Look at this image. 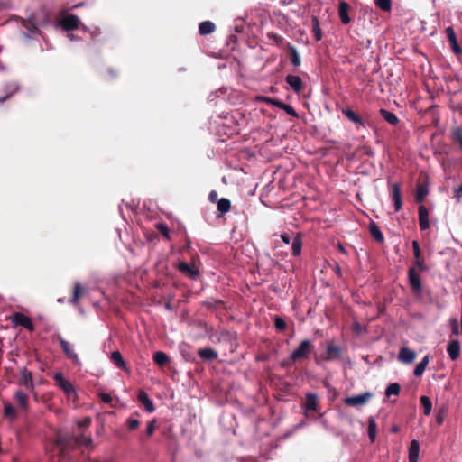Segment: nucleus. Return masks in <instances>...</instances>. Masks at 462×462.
Masks as SVG:
<instances>
[{
    "instance_id": "obj_1",
    "label": "nucleus",
    "mask_w": 462,
    "mask_h": 462,
    "mask_svg": "<svg viewBox=\"0 0 462 462\" xmlns=\"http://www.w3.org/2000/svg\"><path fill=\"white\" fill-rule=\"evenodd\" d=\"M92 444V439L85 436H75L74 434H65L59 436L57 440V448L65 456V451L75 446L89 447Z\"/></svg>"
},
{
    "instance_id": "obj_2",
    "label": "nucleus",
    "mask_w": 462,
    "mask_h": 462,
    "mask_svg": "<svg viewBox=\"0 0 462 462\" xmlns=\"http://www.w3.org/2000/svg\"><path fill=\"white\" fill-rule=\"evenodd\" d=\"M312 348L313 346L310 340H302L299 346L290 355L289 358L282 362V366H289L291 365V363L297 362L303 358H308Z\"/></svg>"
},
{
    "instance_id": "obj_3",
    "label": "nucleus",
    "mask_w": 462,
    "mask_h": 462,
    "mask_svg": "<svg viewBox=\"0 0 462 462\" xmlns=\"http://www.w3.org/2000/svg\"><path fill=\"white\" fill-rule=\"evenodd\" d=\"M342 350L341 346L334 345L332 341H328L324 360L328 362L340 360L342 358Z\"/></svg>"
},
{
    "instance_id": "obj_4",
    "label": "nucleus",
    "mask_w": 462,
    "mask_h": 462,
    "mask_svg": "<svg viewBox=\"0 0 462 462\" xmlns=\"http://www.w3.org/2000/svg\"><path fill=\"white\" fill-rule=\"evenodd\" d=\"M11 321L14 326H22L31 331L34 329V326L31 319L21 312H15L11 317Z\"/></svg>"
},
{
    "instance_id": "obj_5",
    "label": "nucleus",
    "mask_w": 462,
    "mask_h": 462,
    "mask_svg": "<svg viewBox=\"0 0 462 462\" xmlns=\"http://www.w3.org/2000/svg\"><path fill=\"white\" fill-rule=\"evenodd\" d=\"M53 379L55 380L58 386L63 390L68 395L75 393V388L71 383H69L61 373H56L53 374Z\"/></svg>"
},
{
    "instance_id": "obj_6",
    "label": "nucleus",
    "mask_w": 462,
    "mask_h": 462,
    "mask_svg": "<svg viewBox=\"0 0 462 462\" xmlns=\"http://www.w3.org/2000/svg\"><path fill=\"white\" fill-rule=\"evenodd\" d=\"M408 280L413 292L419 293L422 290V284L420 275L417 273L413 267H411L408 272Z\"/></svg>"
},
{
    "instance_id": "obj_7",
    "label": "nucleus",
    "mask_w": 462,
    "mask_h": 462,
    "mask_svg": "<svg viewBox=\"0 0 462 462\" xmlns=\"http://www.w3.org/2000/svg\"><path fill=\"white\" fill-rule=\"evenodd\" d=\"M60 26L67 32L80 28V20L77 15L69 14L60 22Z\"/></svg>"
},
{
    "instance_id": "obj_8",
    "label": "nucleus",
    "mask_w": 462,
    "mask_h": 462,
    "mask_svg": "<svg viewBox=\"0 0 462 462\" xmlns=\"http://www.w3.org/2000/svg\"><path fill=\"white\" fill-rule=\"evenodd\" d=\"M372 397L370 393H364L361 394L346 397L345 403L348 406H359L366 403Z\"/></svg>"
},
{
    "instance_id": "obj_9",
    "label": "nucleus",
    "mask_w": 462,
    "mask_h": 462,
    "mask_svg": "<svg viewBox=\"0 0 462 462\" xmlns=\"http://www.w3.org/2000/svg\"><path fill=\"white\" fill-rule=\"evenodd\" d=\"M59 341H60L62 350L66 354V356L69 358H70L75 365H77L79 366L81 365V362H80L78 355L71 348L69 343L61 337H59Z\"/></svg>"
},
{
    "instance_id": "obj_10",
    "label": "nucleus",
    "mask_w": 462,
    "mask_h": 462,
    "mask_svg": "<svg viewBox=\"0 0 462 462\" xmlns=\"http://www.w3.org/2000/svg\"><path fill=\"white\" fill-rule=\"evenodd\" d=\"M416 358L415 351L406 347L402 346L398 355L399 361L404 364H411Z\"/></svg>"
},
{
    "instance_id": "obj_11",
    "label": "nucleus",
    "mask_w": 462,
    "mask_h": 462,
    "mask_svg": "<svg viewBox=\"0 0 462 462\" xmlns=\"http://www.w3.org/2000/svg\"><path fill=\"white\" fill-rule=\"evenodd\" d=\"M21 382L22 384L31 392L34 390V382L32 378V374L26 367H23L21 371Z\"/></svg>"
},
{
    "instance_id": "obj_12",
    "label": "nucleus",
    "mask_w": 462,
    "mask_h": 462,
    "mask_svg": "<svg viewBox=\"0 0 462 462\" xmlns=\"http://www.w3.org/2000/svg\"><path fill=\"white\" fill-rule=\"evenodd\" d=\"M285 81L295 93H300L303 88L302 79L299 76L288 75Z\"/></svg>"
},
{
    "instance_id": "obj_13",
    "label": "nucleus",
    "mask_w": 462,
    "mask_h": 462,
    "mask_svg": "<svg viewBox=\"0 0 462 462\" xmlns=\"http://www.w3.org/2000/svg\"><path fill=\"white\" fill-rule=\"evenodd\" d=\"M267 102L273 104V106H277V107H279L281 109H282L288 115L291 116L293 117L297 118L299 116L298 113L296 112V110L291 106H290L288 104H285V103L282 102L281 100L269 98V99H267Z\"/></svg>"
},
{
    "instance_id": "obj_14",
    "label": "nucleus",
    "mask_w": 462,
    "mask_h": 462,
    "mask_svg": "<svg viewBox=\"0 0 462 462\" xmlns=\"http://www.w3.org/2000/svg\"><path fill=\"white\" fill-rule=\"evenodd\" d=\"M178 269L192 279H195L199 273V269L194 264H189L184 262L179 264Z\"/></svg>"
},
{
    "instance_id": "obj_15",
    "label": "nucleus",
    "mask_w": 462,
    "mask_h": 462,
    "mask_svg": "<svg viewBox=\"0 0 462 462\" xmlns=\"http://www.w3.org/2000/svg\"><path fill=\"white\" fill-rule=\"evenodd\" d=\"M447 353L452 361L457 360L460 355V344L458 340H452L447 346Z\"/></svg>"
},
{
    "instance_id": "obj_16",
    "label": "nucleus",
    "mask_w": 462,
    "mask_h": 462,
    "mask_svg": "<svg viewBox=\"0 0 462 462\" xmlns=\"http://www.w3.org/2000/svg\"><path fill=\"white\" fill-rule=\"evenodd\" d=\"M392 198L394 203L395 211H400L402 206V196H401V189L398 183L393 185L392 189Z\"/></svg>"
},
{
    "instance_id": "obj_17",
    "label": "nucleus",
    "mask_w": 462,
    "mask_h": 462,
    "mask_svg": "<svg viewBox=\"0 0 462 462\" xmlns=\"http://www.w3.org/2000/svg\"><path fill=\"white\" fill-rule=\"evenodd\" d=\"M349 8L350 6L346 2L341 1L339 3L338 15L343 24H348L351 21V18L348 15Z\"/></svg>"
},
{
    "instance_id": "obj_18",
    "label": "nucleus",
    "mask_w": 462,
    "mask_h": 462,
    "mask_svg": "<svg viewBox=\"0 0 462 462\" xmlns=\"http://www.w3.org/2000/svg\"><path fill=\"white\" fill-rule=\"evenodd\" d=\"M419 223L421 230H426L430 226L429 212L425 206L419 207Z\"/></svg>"
},
{
    "instance_id": "obj_19",
    "label": "nucleus",
    "mask_w": 462,
    "mask_h": 462,
    "mask_svg": "<svg viewBox=\"0 0 462 462\" xmlns=\"http://www.w3.org/2000/svg\"><path fill=\"white\" fill-rule=\"evenodd\" d=\"M138 400L144 406V409L147 412L152 413L154 411V405L152 400L149 398L148 394L144 391H141L139 393Z\"/></svg>"
},
{
    "instance_id": "obj_20",
    "label": "nucleus",
    "mask_w": 462,
    "mask_h": 462,
    "mask_svg": "<svg viewBox=\"0 0 462 462\" xmlns=\"http://www.w3.org/2000/svg\"><path fill=\"white\" fill-rule=\"evenodd\" d=\"M420 442L411 440L409 448V462H419Z\"/></svg>"
},
{
    "instance_id": "obj_21",
    "label": "nucleus",
    "mask_w": 462,
    "mask_h": 462,
    "mask_svg": "<svg viewBox=\"0 0 462 462\" xmlns=\"http://www.w3.org/2000/svg\"><path fill=\"white\" fill-rule=\"evenodd\" d=\"M369 232L371 236L377 242L383 243L384 240L383 235L380 229V227L377 226L376 223L371 222L368 226Z\"/></svg>"
},
{
    "instance_id": "obj_22",
    "label": "nucleus",
    "mask_w": 462,
    "mask_h": 462,
    "mask_svg": "<svg viewBox=\"0 0 462 462\" xmlns=\"http://www.w3.org/2000/svg\"><path fill=\"white\" fill-rule=\"evenodd\" d=\"M342 113H343V115H345L346 116V118L349 121H351L355 124H358L363 127L365 126V121L353 110L346 109V110H343Z\"/></svg>"
},
{
    "instance_id": "obj_23",
    "label": "nucleus",
    "mask_w": 462,
    "mask_h": 462,
    "mask_svg": "<svg viewBox=\"0 0 462 462\" xmlns=\"http://www.w3.org/2000/svg\"><path fill=\"white\" fill-rule=\"evenodd\" d=\"M198 355L199 356L200 358L205 360H215L218 356L217 352L210 347L199 349Z\"/></svg>"
},
{
    "instance_id": "obj_24",
    "label": "nucleus",
    "mask_w": 462,
    "mask_h": 462,
    "mask_svg": "<svg viewBox=\"0 0 462 462\" xmlns=\"http://www.w3.org/2000/svg\"><path fill=\"white\" fill-rule=\"evenodd\" d=\"M318 408V396L315 393H307L305 411H317Z\"/></svg>"
},
{
    "instance_id": "obj_25",
    "label": "nucleus",
    "mask_w": 462,
    "mask_h": 462,
    "mask_svg": "<svg viewBox=\"0 0 462 462\" xmlns=\"http://www.w3.org/2000/svg\"><path fill=\"white\" fill-rule=\"evenodd\" d=\"M5 90L6 92V95L5 97H0V103H3L14 93H16L19 90V85L16 82L6 83L5 86Z\"/></svg>"
},
{
    "instance_id": "obj_26",
    "label": "nucleus",
    "mask_w": 462,
    "mask_h": 462,
    "mask_svg": "<svg viewBox=\"0 0 462 462\" xmlns=\"http://www.w3.org/2000/svg\"><path fill=\"white\" fill-rule=\"evenodd\" d=\"M14 399L16 400L17 403L19 404L22 410L28 409V395L25 394L23 391L17 390L14 393Z\"/></svg>"
},
{
    "instance_id": "obj_27",
    "label": "nucleus",
    "mask_w": 462,
    "mask_h": 462,
    "mask_svg": "<svg viewBox=\"0 0 462 462\" xmlns=\"http://www.w3.org/2000/svg\"><path fill=\"white\" fill-rule=\"evenodd\" d=\"M380 114L383 117V119L392 125H396L399 124L400 120L397 116L386 109H380Z\"/></svg>"
},
{
    "instance_id": "obj_28",
    "label": "nucleus",
    "mask_w": 462,
    "mask_h": 462,
    "mask_svg": "<svg viewBox=\"0 0 462 462\" xmlns=\"http://www.w3.org/2000/svg\"><path fill=\"white\" fill-rule=\"evenodd\" d=\"M367 423H368V429H367L368 437H369L371 442H374L376 439V429H377L375 419L373 416H370L368 418Z\"/></svg>"
},
{
    "instance_id": "obj_29",
    "label": "nucleus",
    "mask_w": 462,
    "mask_h": 462,
    "mask_svg": "<svg viewBox=\"0 0 462 462\" xmlns=\"http://www.w3.org/2000/svg\"><path fill=\"white\" fill-rule=\"evenodd\" d=\"M199 29L201 35H207L212 33L215 31L216 26L214 23L210 21H204L199 23Z\"/></svg>"
},
{
    "instance_id": "obj_30",
    "label": "nucleus",
    "mask_w": 462,
    "mask_h": 462,
    "mask_svg": "<svg viewBox=\"0 0 462 462\" xmlns=\"http://www.w3.org/2000/svg\"><path fill=\"white\" fill-rule=\"evenodd\" d=\"M110 359L117 368L125 369L126 367V364L119 351L112 352Z\"/></svg>"
},
{
    "instance_id": "obj_31",
    "label": "nucleus",
    "mask_w": 462,
    "mask_h": 462,
    "mask_svg": "<svg viewBox=\"0 0 462 462\" xmlns=\"http://www.w3.org/2000/svg\"><path fill=\"white\" fill-rule=\"evenodd\" d=\"M312 32L316 41L319 42L322 39V31L319 26V22L317 16L311 18Z\"/></svg>"
},
{
    "instance_id": "obj_32",
    "label": "nucleus",
    "mask_w": 462,
    "mask_h": 462,
    "mask_svg": "<svg viewBox=\"0 0 462 462\" xmlns=\"http://www.w3.org/2000/svg\"><path fill=\"white\" fill-rule=\"evenodd\" d=\"M153 361L156 365L163 366L170 362V358L164 352L157 351L153 355Z\"/></svg>"
},
{
    "instance_id": "obj_33",
    "label": "nucleus",
    "mask_w": 462,
    "mask_h": 462,
    "mask_svg": "<svg viewBox=\"0 0 462 462\" xmlns=\"http://www.w3.org/2000/svg\"><path fill=\"white\" fill-rule=\"evenodd\" d=\"M429 364V356H425L421 361L416 365L413 374L415 376H421L426 369V366Z\"/></svg>"
},
{
    "instance_id": "obj_34",
    "label": "nucleus",
    "mask_w": 462,
    "mask_h": 462,
    "mask_svg": "<svg viewBox=\"0 0 462 462\" xmlns=\"http://www.w3.org/2000/svg\"><path fill=\"white\" fill-rule=\"evenodd\" d=\"M289 51L291 64L294 67H299L300 65L301 60L297 49L294 46H291Z\"/></svg>"
},
{
    "instance_id": "obj_35",
    "label": "nucleus",
    "mask_w": 462,
    "mask_h": 462,
    "mask_svg": "<svg viewBox=\"0 0 462 462\" xmlns=\"http://www.w3.org/2000/svg\"><path fill=\"white\" fill-rule=\"evenodd\" d=\"M230 208H231V203H230L229 199L221 198L217 201V210L221 214H226L230 210Z\"/></svg>"
},
{
    "instance_id": "obj_36",
    "label": "nucleus",
    "mask_w": 462,
    "mask_h": 462,
    "mask_svg": "<svg viewBox=\"0 0 462 462\" xmlns=\"http://www.w3.org/2000/svg\"><path fill=\"white\" fill-rule=\"evenodd\" d=\"M4 415L10 420H14L16 418V411L11 403H4Z\"/></svg>"
},
{
    "instance_id": "obj_37",
    "label": "nucleus",
    "mask_w": 462,
    "mask_h": 462,
    "mask_svg": "<svg viewBox=\"0 0 462 462\" xmlns=\"http://www.w3.org/2000/svg\"><path fill=\"white\" fill-rule=\"evenodd\" d=\"M291 248H292V254L294 256H299L300 254L301 248H302V241H301V238L300 236H297L296 237H294V239L292 241Z\"/></svg>"
},
{
    "instance_id": "obj_38",
    "label": "nucleus",
    "mask_w": 462,
    "mask_h": 462,
    "mask_svg": "<svg viewBox=\"0 0 462 462\" xmlns=\"http://www.w3.org/2000/svg\"><path fill=\"white\" fill-rule=\"evenodd\" d=\"M420 403L423 407V412L425 415H430L432 409V403L430 399L428 396H421L420 397Z\"/></svg>"
},
{
    "instance_id": "obj_39",
    "label": "nucleus",
    "mask_w": 462,
    "mask_h": 462,
    "mask_svg": "<svg viewBox=\"0 0 462 462\" xmlns=\"http://www.w3.org/2000/svg\"><path fill=\"white\" fill-rule=\"evenodd\" d=\"M83 292V288L79 282H77L74 287L73 296L70 300V302L73 305H76L78 303L79 298L81 296Z\"/></svg>"
},
{
    "instance_id": "obj_40",
    "label": "nucleus",
    "mask_w": 462,
    "mask_h": 462,
    "mask_svg": "<svg viewBox=\"0 0 462 462\" xmlns=\"http://www.w3.org/2000/svg\"><path fill=\"white\" fill-rule=\"evenodd\" d=\"M400 385L399 383H390L386 389H385V394L387 396H391V395H398L399 393H400Z\"/></svg>"
},
{
    "instance_id": "obj_41",
    "label": "nucleus",
    "mask_w": 462,
    "mask_h": 462,
    "mask_svg": "<svg viewBox=\"0 0 462 462\" xmlns=\"http://www.w3.org/2000/svg\"><path fill=\"white\" fill-rule=\"evenodd\" d=\"M427 195H428V189L422 185H420L417 188L416 200L418 202H421L424 200V199L426 198Z\"/></svg>"
},
{
    "instance_id": "obj_42",
    "label": "nucleus",
    "mask_w": 462,
    "mask_h": 462,
    "mask_svg": "<svg viewBox=\"0 0 462 462\" xmlns=\"http://www.w3.org/2000/svg\"><path fill=\"white\" fill-rule=\"evenodd\" d=\"M375 5L381 10L385 11V12H389L392 7L391 0H376Z\"/></svg>"
},
{
    "instance_id": "obj_43",
    "label": "nucleus",
    "mask_w": 462,
    "mask_h": 462,
    "mask_svg": "<svg viewBox=\"0 0 462 462\" xmlns=\"http://www.w3.org/2000/svg\"><path fill=\"white\" fill-rule=\"evenodd\" d=\"M274 327L278 331H283L286 328V322L282 318L275 316Z\"/></svg>"
},
{
    "instance_id": "obj_44",
    "label": "nucleus",
    "mask_w": 462,
    "mask_h": 462,
    "mask_svg": "<svg viewBox=\"0 0 462 462\" xmlns=\"http://www.w3.org/2000/svg\"><path fill=\"white\" fill-rule=\"evenodd\" d=\"M90 424L91 419L89 417H85L77 422V426L79 430H85L90 426Z\"/></svg>"
},
{
    "instance_id": "obj_45",
    "label": "nucleus",
    "mask_w": 462,
    "mask_h": 462,
    "mask_svg": "<svg viewBox=\"0 0 462 462\" xmlns=\"http://www.w3.org/2000/svg\"><path fill=\"white\" fill-rule=\"evenodd\" d=\"M156 227L163 236H165L167 239L170 238L169 228L165 224L158 223Z\"/></svg>"
},
{
    "instance_id": "obj_46",
    "label": "nucleus",
    "mask_w": 462,
    "mask_h": 462,
    "mask_svg": "<svg viewBox=\"0 0 462 462\" xmlns=\"http://www.w3.org/2000/svg\"><path fill=\"white\" fill-rule=\"evenodd\" d=\"M24 27L28 30L27 33H24L26 37L30 38L32 33H35L37 27L30 21L24 23Z\"/></svg>"
},
{
    "instance_id": "obj_47",
    "label": "nucleus",
    "mask_w": 462,
    "mask_h": 462,
    "mask_svg": "<svg viewBox=\"0 0 462 462\" xmlns=\"http://www.w3.org/2000/svg\"><path fill=\"white\" fill-rule=\"evenodd\" d=\"M446 33H447V37H448V40L449 41L450 43H455V41H457V36H456V32L454 31V29L452 27H448L446 29Z\"/></svg>"
},
{
    "instance_id": "obj_48",
    "label": "nucleus",
    "mask_w": 462,
    "mask_h": 462,
    "mask_svg": "<svg viewBox=\"0 0 462 462\" xmlns=\"http://www.w3.org/2000/svg\"><path fill=\"white\" fill-rule=\"evenodd\" d=\"M451 137L454 141L459 142L462 140V129L460 127L455 128L451 134Z\"/></svg>"
},
{
    "instance_id": "obj_49",
    "label": "nucleus",
    "mask_w": 462,
    "mask_h": 462,
    "mask_svg": "<svg viewBox=\"0 0 462 462\" xmlns=\"http://www.w3.org/2000/svg\"><path fill=\"white\" fill-rule=\"evenodd\" d=\"M126 424L129 430H135L139 426L140 422L137 419L129 418Z\"/></svg>"
},
{
    "instance_id": "obj_50",
    "label": "nucleus",
    "mask_w": 462,
    "mask_h": 462,
    "mask_svg": "<svg viewBox=\"0 0 462 462\" xmlns=\"http://www.w3.org/2000/svg\"><path fill=\"white\" fill-rule=\"evenodd\" d=\"M413 254L415 259L420 258V248L418 241L414 240L412 242Z\"/></svg>"
},
{
    "instance_id": "obj_51",
    "label": "nucleus",
    "mask_w": 462,
    "mask_h": 462,
    "mask_svg": "<svg viewBox=\"0 0 462 462\" xmlns=\"http://www.w3.org/2000/svg\"><path fill=\"white\" fill-rule=\"evenodd\" d=\"M155 423H156V420H151V421L148 423V425H147V427H146V433H147V435L151 436V435L153 433V431H154V430H155Z\"/></svg>"
},
{
    "instance_id": "obj_52",
    "label": "nucleus",
    "mask_w": 462,
    "mask_h": 462,
    "mask_svg": "<svg viewBox=\"0 0 462 462\" xmlns=\"http://www.w3.org/2000/svg\"><path fill=\"white\" fill-rule=\"evenodd\" d=\"M99 396H100V399H101L104 402H106V403H109V402H111V401H112V397H111V395H110L109 393H101L99 394Z\"/></svg>"
},
{
    "instance_id": "obj_53",
    "label": "nucleus",
    "mask_w": 462,
    "mask_h": 462,
    "mask_svg": "<svg viewBox=\"0 0 462 462\" xmlns=\"http://www.w3.org/2000/svg\"><path fill=\"white\" fill-rule=\"evenodd\" d=\"M217 199V192L216 190H211L208 194V200L210 202H216Z\"/></svg>"
},
{
    "instance_id": "obj_54",
    "label": "nucleus",
    "mask_w": 462,
    "mask_h": 462,
    "mask_svg": "<svg viewBox=\"0 0 462 462\" xmlns=\"http://www.w3.org/2000/svg\"><path fill=\"white\" fill-rule=\"evenodd\" d=\"M451 47L455 53L459 54L462 52V50L457 43V41H455V43H451Z\"/></svg>"
},
{
    "instance_id": "obj_55",
    "label": "nucleus",
    "mask_w": 462,
    "mask_h": 462,
    "mask_svg": "<svg viewBox=\"0 0 462 462\" xmlns=\"http://www.w3.org/2000/svg\"><path fill=\"white\" fill-rule=\"evenodd\" d=\"M443 420H444V411H440L438 416H437V422L439 425L442 424L443 423Z\"/></svg>"
},
{
    "instance_id": "obj_56",
    "label": "nucleus",
    "mask_w": 462,
    "mask_h": 462,
    "mask_svg": "<svg viewBox=\"0 0 462 462\" xmlns=\"http://www.w3.org/2000/svg\"><path fill=\"white\" fill-rule=\"evenodd\" d=\"M415 263L420 271H423L425 269L424 263L420 258L416 259Z\"/></svg>"
},
{
    "instance_id": "obj_57",
    "label": "nucleus",
    "mask_w": 462,
    "mask_h": 462,
    "mask_svg": "<svg viewBox=\"0 0 462 462\" xmlns=\"http://www.w3.org/2000/svg\"><path fill=\"white\" fill-rule=\"evenodd\" d=\"M455 194L457 196V200L459 201L460 200V197L458 195L462 194V184L458 188H457L455 189Z\"/></svg>"
},
{
    "instance_id": "obj_58",
    "label": "nucleus",
    "mask_w": 462,
    "mask_h": 462,
    "mask_svg": "<svg viewBox=\"0 0 462 462\" xmlns=\"http://www.w3.org/2000/svg\"><path fill=\"white\" fill-rule=\"evenodd\" d=\"M281 238H282V240L285 244H290V242H291V238H290V236H289L288 235H286V234H282V235H281Z\"/></svg>"
},
{
    "instance_id": "obj_59",
    "label": "nucleus",
    "mask_w": 462,
    "mask_h": 462,
    "mask_svg": "<svg viewBox=\"0 0 462 462\" xmlns=\"http://www.w3.org/2000/svg\"><path fill=\"white\" fill-rule=\"evenodd\" d=\"M334 271L336 272V273L338 275V276H341L342 275V271H341V268L340 266L337 263L336 266L334 267Z\"/></svg>"
},
{
    "instance_id": "obj_60",
    "label": "nucleus",
    "mask_w": 462,
    "mask_h": 462,
    "mask_svg": "<svg viewBox=\"0 0 462 462\" xmlns=\"http://www.w3.org/2000/svg\"><path fill=\"white\" fill-rule=\"evenodd\" d=\"M354 329L356 332H361L362 331V327H361V325L358 322H356V323H354Z\"/></svg>"
},
{
    "instance_id": "obj_61",
    "label": "nucleus",
    "mask_w": 462,
    "mask_h": 462,
    "mask_svg": "<svg viewBox=\"0 0 462 462\" xmlns=\"http://www.w3.org/2000/svg\"><path fill=\"white\" fill-rule=\"evenodd\" d=\"M338 249H339V251H340L342 254H347V252H346V248H345L342 245H340V244L338 245Z\"/></svg>"
},
{
    "instance_id": "obj_62",
    "label": "nucleus",
    "mask_w": 462,
    "mask_h": 462,
    "mask_svg": "<svg viewBox=\"0 0 462 462\" xmlns=\"http://www.w3.org/2000/svg\"><path fill=\"white\" fill-rule=\"evenodd\" d=\"M68 38L70 40V41H75V40H78V38L75 36L74 33H68Z\"/></svg>"
},
{
    "instance_id": "obj_63",
    "label": "nucleus",
    "mask_w": 462,
    "mask_h": 462,
    "mask_svg": "<svg viewBox=\"0 0 462 462\" xmlns=\"http://www.w3.org/2000/svg\"><path fill=\"white\" fill-rule=\"evenodd\" d=\"M235 31H236V32H242L244 31V27H243V26H240V25H236V26L235 27Z\"/></svg>"
},
{
    "instance_id": "obj_64",
    "label": "nucleus",
    "mask_w": 462,
    "mask_h": 462,
    "mask_svg": "<svg viewBox=\"0 0 462 462\" xmlns=\"http://www.w3.org/2000/svg\"><path fill=\"white\" fill-rule=\"evenodd\" d=\"M398 430H399V428L397 426H393L392 428V431L394 432V433L397 432Z\"/></svg>"
}]
</instances>
